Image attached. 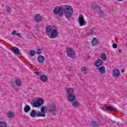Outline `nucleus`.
<instances>
[{
  "label": "nucleus",
  "mask_w": 127,
  "mask_h": 127,
  "mask_svg": "<svg viewBox=\"0 0 127 127\" xmlns=\"http://www.w3.org/2000/svg\"><path fill=\"white\" fill-rule=\"evenodd\" d=\"M78 22L80 26H84L87 24V22L84 19V16L80 15L78 17Z\"/></svg>",
  "instance_id": "obj_7"
},
{
  "label": "nucleus",
  "mask_w": 127,
  "mask_h": 127,
  "mask_svg": "<svg viewBox=\"0 0 127 127\" xmlns=\"http://www.w3.org/2000/svg\"><path fill=\"white\" fill-rule=\"evenodd\" d=\"M35 20L36 22L41 21L42 20V16L40 14H37L35 17Z\"/></svg>",
  "instance_id": "obj_12"
},
{
  "label": "nucleus",
  "mask_w": 127,
  "mask_h": 127,
  "mask_svg": "<svg viewBox=\"0 0 127 127\" xmlns=\"http://www.w3.org/2000/svg\"><path fill=\"white\" fill-rule=\"evenodd\" d=\"M39 63H43L45 60V58L43 56L39 55L37 58Z\"/></svg>",
  "instance_id": "obj_13"
},
{
  "label": "nucleus",
  "mask_w": 127,
  "mask_h": 127,
  "mask_svg": "<svg viewBox=\"0 0 127 127\" xmlns=\"http://www.w3.org/2000/svg\"><path fill=\"white\" fill-rule=\"evenodd\" d=\"M40 80L42 82H47L48 81V78L44 74L41 75Z\"/></svg>",
  "instance_id": "obj_15"
},
{
  "label": "nucleus",
  "mask_w": 127,
  "mask_h": 127,
  "mask_svg": "<svg viewBox=\"0 0 127 127\" xmlns=\"http://www.w3.org/2000/svg\"><path fill=\"white\" fill-rule=\"evenodd\" d=\"M58 110V108H57L56 105L54 104L50 106V108H49L48 111L52 115H53V116H56Z\"/></svg>",
  "instance_id": "obj_6"
},
{
  "label": "nucleus",
  "mask_w": 127,
  "mask_h": 127,
  "mask_svg": "<svg viewBox=\"0 0 127 127\" xmlns=\"http://www.w3.org/2000/svg\"><path fill=\"white\" fill-rule=\"evenodd\" d=\"M19 28H20V27H18Z\"/></svg>",
  "instance_id": "obj_45"
},
{
  "label": "nucleus",
  "mask_w": 127,
  "mask_h": 127,
  "mask_svg": "<svg viewBox=\"0 0 127 127\" xmlns=\"http://www.w3.org/2000/svg\"><path fill=\"white\" fill-rule=\"evenodd\" d=\"M30 56H34L35 55V51H34V50L33 51H31L30 52Z\"/></svg>",
  "instance_id": "obj_34"
},
{
  "label": "nucleus",
  "mask_w": 127,
  "mask_h": 127,
  "mask_svg": "<svg viewBox=\"0 0 127 127\" xmlns=\"http://www.w3.org/2000/svg\"><path fill=\"white\" fill-rule=\"evenodd\" d=\"M122 73H124L125 72V69H121Z\"/></svg>",
  "instance_id": "obj_43"
},
{
  "label": "nucleus",
  "mask_w": 127,
  "mask_h": 127,
  "mask_svg": "<svg viewBox=\"0 0 127 127\" xmlns=\"http://www.w3.org/2000/svg\"><path fill=\"white\" fill-rule=\"evenodd\" d=\"M98 14L101 15V16H103V15L104 14V11L100 9H98Z\"/></svg>",
  "instance_id": "obj_33"
},
{
  "label": "nucleus",
  "mask_w": 127,
  "mask_h": 127,
  "mask_svg": "<svg viewBox=\"0 0 127 127\" xmlns=\"http://www.w3.org/2000/svg\"><path fill=\"white\" fill-rule=\"evenodd\" d=\"M11 87H12L13 88H14V87H15V84H14V83H13V82H12L11 83Z\"/></svg>",
  "instance_id": "obj_41"
},
{
  "label": "nucleus",
  "mask_w": 127,
  "mask_h": 127,
  "mask_svg": "<svg viewBox=\"0 0 127 127\" xmlns=\"http://www.w3.org/2000/svg\"><path fill=\"white\" fill-rule=\"evenodd\" d=\"M71 105L74 108H78V107L80 106V103L78 102L77 101H73Z\"/></svg>",
  "instance_id": "obj_22"
},
{
  "label": "nucleus",
  "mask_w": 127,
  "mask_h": 127,
  "mask_svg": "<svg viewBox=\"0 0 127 127\" xmlns=\"http://www.w3.org/2000/svg\"><path fill=\"white\" fill-rule=\"evenodd\" d=\"M103 65V61L101 60V59L98 60L95 64V67H99V66H101Z\"/></svg>",
  "instance_id": "obj_17"
},
{
  "label": "nucleus",
  "mask_w": 127,
  "mask_h": 127,
  "mask_svg": "<svg viewBox=\"0 0 127 127\" xmlns=\"http://www.w3.org/2000/svg\"><path fill=\"white\" fill-rule=\"evenodd\" d=\"M12 35H16L17 36H18L19 38H21L22 37V36L21 35V33H16V30L13 31V32L11 33Z\"/></svg>",
  "instance_id": "obj_23"
},
{
  "label": "nucleus",
  "mask_w": 127,
  "mask_h": 127,
  "mask_svg": "<svg viewBox=\"0 0 127 127\" xmlns=\"http://www.w3.org/2000/svg\"><path fill=\"white\" fill-rule=\"evenodd\" d=\"M117 1H123L124 0H117Z\"/></svg>",
  "instance_id": "obj_44"
},
{
  "label": "nucleus",
  "mask_w": 127,
  "mask_h": 127,
  "mask_svg": "<svg viewBox=\"0 0 127 127\" xmlns=\"http://www.w3.org/2000/svg\"><path fill=\"white\" fill-rule=\"evenodd\" d=\"M30 110H31V108L30 107V106L28 105H26L24 108V112L27 114L28 113L30 112Z\"/></svg>",
  "instance_id": "obj_20"
},
{
  "label": "nucleus",
  "mask_w": 127,
  "mask_h": 127,
  "mask_svg": "<svg viewBox=\"0 0 127 127\" xmlns=\"http://www.w3.org/2000/svg\"><path fill=\"white\" fill-rule=\"evenodd\" d=\"M66 49L68 57H70V58H75L76 57V52L74 49L69 47L66 48Z\"/></svg>",
  "instance_id": "obj_5"
},
{
  "label": "nucleus",
  "mask_w": 127,
  "mask_h": 127,
  "mask_svg": "<svg viewBox=\"0 0 127 127\" xmlns=\"http://www.w3.org/2000/svg\"><path fill=\"white\" fill-rule=\"evenodd\" d=\"M75 99H76V96L75 95H74V94H70L67 96V100L69 102H74Z\"/></svg>",
  "instance_id": "obj_10"
},
{
  "label": "nucleus",
  "mask_w": 127,
  "mask_h": 127,
  "mask_svg": "<svg viewBox=\"0 0 127 127\" xmlns=\"http://www.w3.org/2000/svg\"><path fill=\"white\" fill-rule=\"evenodd\" d=\"M46 32L48 34H51L50 36H48L49 38H56L57 35L59 34L58 31H57V28L56 27L48 26L46 27Z\"/></svg>",
  "instance_id": "obj_1"
},
{
  "label": "nucleus",
  "mask_w": 127,
  "mask_h": 127,
  "mask_svg": "<svg viewBox=\"0 0 127 127\" xmlns=\"http://www.w3.org/2000/svg\"><path fill=\"white\" fill-rule=\"evenodd\" d=\"M81 72L83 73V74H86L88 72V70H87V68H86V67H82L81 69Z\"/></svg>",
  "instance_id": "obj_29"
},
{
  "label": "nucleus",
  "mask_w": 127,
  "mask_h": 127,
  "mask_svg": "<svg viewBox=\"0 0 127 127\" xmlns=\"http://www.w3.org/2000/svg\"><path fill=\"white\" fill-rule=\"evenodd\" d=\"M30 117H31V118H35L36 116H37V112H36V110H31L30 113Z\"/></svg>",
  "instance_id": "obj_19"
},
{
  "label": "nucleus",
  "mask_w": 127,
  "mask_h": 127,
  "mask_svg": "<svg viewBox=\"0 0 127 127\" xmlns=\"http://www.w3.org/2000/svg\"><path fill=\"white\" fill-rule=\"evenodd\" d=\"M37 51L38 52H36V54H38V55H40V54L42 53V52H41V50H40V49H38Z\"/></svg>",
  "instance_id": "obj_35"
},
{
  "label": "nucleus",
  "mask_w": 127,
  "mask_h": 127,
  "mask_svg": "<svg viewBox=\"0 0 127 127\" xmlns=\"http://www.w3.org/2000/svg\"><path fill=\"white\" fill-rule=\"evenodd\" d=\"M120 54H122V50L121 49L119 50Z\"/></svg>",
  "instance_id": "obj_42"
},
{
  "label": "nucleus",
  "mask_w": 127,
  "mask_h": 127,
  "mask_svg": "<svg viewBox=\"0 0 127 127\" xmlns=\"http://www.w3.org/2000/svg\"><path fill=\"white\" fill-rule=\"evenodd\" d=\"M106 111H109V112H116L117 111L115 108L112 106H107L105 107Z\"/></svg>",
  "instance_id": "obj_21"
},
{
  "label": "nucleus",
  "mask_w": 127,
  "mask_h": 127,
  "mask_svg": "<svg viewBox=\"0 0 127 127\" xmlns=\"http://www.w3.org/2000/svg\"><path fill=\"white\" fill-rule=\"evenodd\" d=\"M35 74H36V75H37V76H41V72H39V71H35Z\"/></svg>",
  "instance_id": "obj_37"
},
{
  "label": "nucleus",
  "mask_w": 127,
  "mask_h": 127,
  "mask_svg": "<svg viewBox=\"0 0 127 127\" xmlns=\"http://www.w3.org/2000/svg\"><path fill=\"white\" fill-rule=\"evenodd\" d=\"M113 48H114L115 49H116V48H118V44H113Z\"/></svg>",
  "instance_id": "obj_38"
},
{
  "label": "nucleus",
  "mask_w": 127,
  "mask_h": 127,
  "mask_svg": "<svg viewBox=\"0 0 127 127\" xmlns=\"http://www.w3.org/2000/svg\"><path fill=\"white\" fill-rule=\"evenodd\" d=\"M15 83L16 85L18 86V87H20V86H21V80H20V79H16L15 80Z\"/></svg>",
  "instance_id": "obj_25"
},
{
  "label": "nucleus",
  "mask_w": 127,
  "mask_h": 127,
  "mask_svg": "<svg viewBox=\"0 0 127 127\" xmlns=\"http://www.w3.org/2000/svg\"><path fill=\"white\" fill-rule=\"evenodd\" d=\"M90 126L92 127H99V124L96 121H92L90 123Z\"/></svg>",
  "instance_id": "obj_24"
},
{
  "label": "nucleus",
  "mask_w": 127,
  "mask_h": 127,
  "mask_svg": "<svg viewBox=\"0 0 127 127\" xmlns=\"http://www.w3.org/2000/svg\"><path fill=\"white\" fill-rule=\"evenodd\" d=\"M112 122L113 124L114 125H116V126H119V122H115L114 121H112Z\"/></svg>",
  "instance_id": "obj_39"
},
{
  "label": "nucleus",
  "mask_w": 127,
  "mask_h": 127,
  "mask_svg": "<svg viewBox=\"0 0 127 127\" xmlns=\"http://www.w3.org/2000/svg\"><path fill=\"white\" fill-rule=\"evenodd\" d=\"M7 127L6 123L3 121H0V127Z\"/></svg>",
  "instance_id": "obj_27"
},
{
  "label": "nucleus",
  "mask_w": 127,
  "mask_h": 127,
  "mask_svg": "<svg viewBox=\"0 0 127 127\" xmlns=\"http://www.w3.org/2000/svg\"><path fill=\"white\" fill-rule=\"evenodd\" d=\"M41 112L44 114L47 112V107L43 106L41 108Z\"/></svg>",
  "instance_id": "obj_26"
},
{
  "label": "nucleus",
  "mask_w": 127,
  "mask_h": 127,
  "mask_svg": "<svg viewBox=\"0 0 127 127\" xmlns=\"http://www.w3.org/2000/svg\"><path fill=\"white\" fill-rule=\"evenodd\" d=\"M101 7L98 6L96 3H92L91 10H94L95 12L98 11V9H101Z\"/></svg>",
  "instance_id": "obj_8"
},
{
  "label": "nucleus",
  "mask_w": 127,
  "mask_h": 127,
  "mask_svg": "<svg viewBox=\"0 0 127 127\" xmlns=\"http://www.w3.org/2000/svg\"><path fill=\"white\" fill-rule=\"evenodd\" d=\"M44 104V100L42 98H39L37 101L33 100L31 102V105L34 108H38L40 107V106H42Z\"/></svg>",
  "instance_id": "obj_4"
},
{
  "label": "nucleus",
  "mask_w": 127,
  "mask_h": 127,
  "mask_svg": "<svg viewBox=\"0 0 127 127\" xmlns=\"http://www.w3.org/2000/svg\"><path fill=\"white\" fill-rule=\"evenodd\" d=\"M45 116H46V115H45V113H42L40 112V111L37 112V117H45Z\"/></svg>",
  "instance_id": "obj_30"
},
{
  "label": "nucleus",
  "mask_w": 127,
  "mask_h": 127,
  "mask_svg": "<svg viewBox=\"0 0 127 127\" xmlns=\"http://www.w3.org/2000/svg\"><path fill=\"white\" fill-rule=\"evenodd\" d=\"M12 51L14 54H16V55H20V53H19V49H18L17 47H13L12 48Z\"/></svg>",
  "instance_id": "obj_14"
},
{
  "label": "nucleus",
  "mask_w": 127,
  "mask_h": 127,
  "mask_svg": "<svg viewBox=\"0 0 127 127\" xmlns=\"http://www.w3.org/2000/svg\"><path fill=\"white\" fill-rule=\"evenodd\" d=\"M14 116V114L12 112H8L7 113V117H8V118H9L10 119H12V118H13Z\"/></svg>",
  "instance_id": "obj_31"
},
{
  "label": "nucleus",
  "mask_w": 127,
  "mask_h": 127,
  "mask_svg": "<svg viewBox=\"0 0 127 127\" xmlns=\"http://www.w3.org/2000/svg\"><path fill=\"white\" fill-rule=\"evenodd\" d=\"M6 8H7L6 11L7 12H8L9 13H10L11 12V11L10 10V7L8 6H6Z\"/></svg>",
  "instance_id": "obj_36"
},
{
  "label": "nucleus",
  "mask_w": 127,
  "mask_h": 127,
  "mask_svg": "<svg viewBox=\"0 0 127 127\" xmlns=\"http://www.w3.org/2000/svg\"><path fill=\"white\" fill-rule=\"evenodd\" d=\"M53 12L57 19L59 20L64 14V6H57L54 8Z\"/></svg>",
  "instance_id": "obj_3"
},
{
  "label": "nucleus",
  "mask_w": 127,
  "mask_h": 127,
  "mask_svg": "<svg viewBox=\"0 0 127 127\" xmlns=\"http://www.w3.org/2000/svg\"><path fill=\"white\" fill-rule=\"evenodd\" d=\"M121 74L120 70L118 69H115L112 71V75L113 77H119Z\"/></svg>",
  "instance_id": "obj_9"
},
{
  "label": "nucleus",
  "mask_w": 127,
  "mask_h": 127,
  "mask_svg": "<svg viewBox=\"0 0 127 127\" xmlns=\"http://www.w3.org/2000/svg\"><path fill=\"white\" fill-rule=\"evenodd\" d=\"M98 70L99 73L101 74H105V73H106V67L104 66L98 68Z\"/></svg>",
  "instance_id": "obj_16"
},
{
  "label": "nucleus",
  "mask_w": 127,
  "mask_h": 127,
  "mask_svg": "<svg viewBox=\"0 0 127 127\" xmlns=\"http://www.w3.org/2000/svg\"><path fill=\"white\" fill-rule=\"evenodd\" d=\"M36 28H37V30H38V29H39V27H40V25L39 24H37L35 26Z\"/></svg>",
  "instance_id": "obj_40"
},
{
  "label": "nucleus",
  "mask_w": 127,
  "mask_h": 127,
  "mask_svg": "<svg viewBox=\"0 0 127 127\" xmlns=\"http://www.w3.org/2000/svg\"><path fill=\"white\" fill-rule=\"evenodd\" d=\"M101 59H102L103 61H106L107 60V56L105 54H101L100 56Z\"/></svg>",
  "instance_id": "obj_28"
},
{
  "label": "nucleus",
  "mask_w": 127,
  "mask_h": 127,
  "mask_svg": "<svg viewBox=\"0 0 127 127\" xmlns=\"http://www.w3.org/2000/svg\"><path fill=\"white\" fill-rule=\"evenodd\" d=\"M91 43L93 46H96V45L99 44V41L97 39V38H93L91 41Z\"/></svg>",
  "instance_id": "obj_18"
},
{
  "label": "nucleus",
  "mask_w": 127,
  "mask_h": 127,
  "mask_svg": "<svg viewBox=\"0 0 127 127\" xmlns=\"http://www.w3.org/2000/svg\"><path fill=\"white\" fill-rule=\"evenodd\" d=\"M93 34H94V29H91L90 31L87 33L88 36H91V35H93Z\"/></svg>",
  "instance_id": "obj_32"
},
{
  "label": "nucleus",
  "mask_w": 127,
  "mask_h": 127,
  "mask_svg": "<svg viewBox=\"0 0 127 127\" xmlns=\"http://www.w3.org/2000/svg\"><path fill=\"white\" fill-rule=\"evenodd\" d=\"M74 10L70 5L64 6V13L66 18L70 20L71 17L73 15Z\"/></svg>",
  "instance_id": "obj_2"
},
{
  "label": "nucleus",
  "mask_w": 127,
  "mask_h": 127,
  "mask_svg": "<svg viewBox=\"0 0 127 127\" xmlns=\"http://www.w3.org/2000/svg\"><path fill=\"white\" fill-rule=\"evenodd\" d=\"M75 92H74V89L72 88H66V94L67 96H69L70 95H73L74 94Z\"/></svg>",
  "instance_id": "obj_11"
}]
</instances>
